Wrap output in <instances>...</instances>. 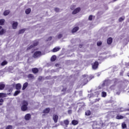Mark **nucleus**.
<instances>
[{
    "label": "nucleus",
    "instance_id": "obj_1",
    "mask_svg": "<svg viewBox=\"0 0 129 129\" xmlns=\"http://www.w3.org/2000/svg\"><path fill=\"white\" fill-rule=\"evenodd\" d=\"M82 77L83 80L81 83V85H82V86H84V85H86V84L88 83V80H91V79H93V78H94V76H89L87 75H83Z\"/></svg>",
    "mask_w": 129,
    "mask_h": 129
},
{
    "label": "nucleus",
    "instance_id": "obj_2",
    "mask_svg": "<svg viewBox=\"0 0 129 129\" xmlns=\"http://www.w3.org/2000/svg\"><path fill=\"white\" fill-rule=\"evenodd\" d=\"M22 106H21V110L22 111H26L28 110V105H29V103L28 101L26 100L23 101L22 103Z\"/></svg>",
    "mask_w": 129,
    "mask_h": 129
},
{
    "label": "nucleus",
    "instance_id": "obj_3",
    "mask_svg": "<svg viewBox=\"0 0 129 129\" xmlns=\"http://www.w3.org/2000/svg\"><path fill=\"white\" fill-rule=\"evenodd\" d=\"M99 66V63L97 61H95L93 63H92V68L94 70H96Z\"/></svg>",
    "mask_w": 129,
    "mask_h": 129
},
{
    "label": "nucleus",
    "instance_id": "obj_4",
    "mask_svg": "<svg viewBox=\"0 0 129 129\" xmlns=\"http://www.w3.org/2000/svg\"><path fill=\"white\" fill-rule=\"evenodd\" d=\"M42 55V52L40 51H37L34 52L33 54L34 58H38Z\"/></svg>",
    "mask_w": 129,
    "mask_h": 129
},
{
    "label": "nucleus",
    "instance_id": "obj_5",
    "mask_svg": "<svg viewBox=\"0 0 129 129\" xmlns=\"http://www.w3.org/2000/svg\"><path fill=\"white\" fill-rule=\"evenodd\" d=\"M52 119L55 123H57L58 122V119H59V116L58 115H53L52 116Z\"/></svg>",
    "mask_w": 129,
    "mask_h": 129
},
{
    "label": "nucleus",
    "instance_id": "obj_6",
    "mask_svg": "<svg viewBox=\"0 0 129 129\" xmlns=\"http://www.w3.org/2000/svg\"><path fill=\"white\" fill-rule=\"evenodd\" d=\"M80 11H81V9H80L79 7L77 8L73 11L72 14L73 15H76V14H78Z\"/></svg>",
    "mask_w": 129,
    "mask_h": 129
},
{
    "label": "nucleus",
    "instance_id": "obj_7",
    "mask_svg": "<svg viewBox=\"0 0 129 129\" xmlns=\"http://www.w3.org/2000/svg\"><path fill=\"white\" fill-rule=\"evenodd\" d=\"M31 114L30 113H27L25 115L24 118L25 120H30L31 119Z\"/></svg>",
    "mask_w": 129,
    "mask_h": 129
},
{
    "label": "nucleus",
    "instance_id": "obj_8",
    "mask_svg": "<svg viewBox=\"0 0 129 129\" xmlns=\"http://www.w3.org/2000/svg\"><path fill=\"white\" fill-rule=\"evenodd\" d=\"M12 28L14 30H16V29L18 28V22H14L12 24Z\"/></svg>",
    "mask_w": 129,
    "mask_h": 129
},
{
    "label": "nucleus",
    "instance_id": "obj_9",
    "mask_svg": "<svg viewBox=\"0 0 129 129\" xmlns=\"http://www.w3.org/2000/svg\"><path fill=\"white\" fill-rule=\"evenodd\" d=\"M112 43V38L109 37L107 40V43L108 45H111V43Z\"/></svg>",
    "mask_w": 129,
    "mask_h": 129
},
{
    "label": "nucleus",
    "instance_id": "obj_10",
    "mask_svg": "<svg viewBox=\"0 0 129 129\" xmlns=\"http://www.w3.org/2000/svg\"><path fill=\"white\" fill-rule=\"evenodd\" d=\"M22 88V85L21 84H17L16 85V89L17 90H20V89Z\"/></svg>",
    "mask_w": 129,
    "mask_h": 129
},
{
    "label": "nucleus",
    "instance_id": "obj_11",
    "mask_svg": "<svg viewBox=\"0 0 129 129\" xmlns=\"http://www.w3.org/2000/svg\"><path fill=\"white\" fill-rule=\"evenodd\" d=\"M60 49H61V48H60V47H55L54 48H53L52 51L53 53H55L56 52H58V51H60Z\"/></svg>",
    "mask_w": 129,
    "mask_h": 129
},
{
    "label": "nucleus",
    "instance_id": "obj_12",
    "mask_svg": "<svg viewBox=\"0 0 129 129\" xmlns=\"http://www.w3.org/2000/svg\"><path fill=\"white\" fill-rule=\"evenodd\" d=\"M6 33V30L3 28V27L0 26V35H4Z\"/></svg>",
    "mask_w": 129,
    "mask_h": 129
},
{
    "label": "nucleus",
    "instance_id": "obj_13",
    "mask_svg": "<svg viewBox=\"0 0 129 129\" xmlns=\"http://www.w3.org/2000/svg\"><path fill=\"white\" fill-rule=\"evenodd\" d=\"M49 112H50V108H46L43 111V113L45 114L49 113Z\"/></svg>",
    "mask_w": 129,
    "mask_h": 129
},
{
    "label": "nucleus",
    "instance_id": "obj_14",
    "mask_svg": "<svg viewBox=\"0 0 129 129\" xmlns=\"http://www.w3.org/2000/svg\"><path fill=\"white\" fill-rule=\"evenodd\" d=\"M79 123V122L77 120H73L72 121V124L73 125H77Z\"/></svg>",
    "mask_w": 129,
    "mask_h": 129
},
{
    "label": "nucleus",
    "instance_id": "obj_15",
    "mask_svg": "<svg viewBox=\"0 0 129 129\" xmlns=\"http://www.w3.org/2000/svg\"><path fill=\"white\" fill-rule=\"evenodd\" d=\"M5 87H6V85L3 83H0V90H4V89H5Z\"/></svg>",
    "mask_w": 129,
    "mask_h": 129
},
{
    "label": "nucleus",
    "instance_id": "obj_16",
    "mask_svg": "<svg viewBox=\"0 0 129 129\" xmlns=\"http://www.w3.org/2000/svg\"><path fill=\"white\" fill-rule=\"evenodd\" d=\"M32 71L34 74H36L39 72V69H38V68H35L32 69Z\"/></svg>",
    "mask_w": 129,
    "mask_h": 129
},
{
    "label": "nucleus",
    "instance_id": "obj_17",
    "mask_svg": "<svg viewBox=\"0 0 129 129\" xmlns=\"http://www.w3.org/2000/svg\"><path fill=\"white\" fill-rule=\"evenodd\" d=\"M28 78H29V79H30V80H32L33 79H34L35 77L34 76V75L33 74H30L28 75L27 76Z\"/></svg>",
    "mask_w": 129,
    "mask_h": 129
},
{
    "label": "nucleus",
    "instance_id": "obj_18",
    "mask_svg": "<svg viewBox=\"0 0 129 129\" xmlns=\"http://www.w3.org/2000/svg\"><path fill=\"white\" fill-rule=\"evenodd\" d=\"M79 30V27H75L72 29V33H76V32H77V31H78Z\"/></svg>",
    "mask_w": 129,
    "mask_h": 129
},
{
    "label": "nucleus",
    "instance_id": "obj_19",
    "mask_svg": "<svg viewBox=\"0 0 129 129\" xmlns=\"http://www.w3.org/2000/svg\"><path fill=\"white\" fill-rule=\"evenodd\" d=\"M28 84H28V82L25 83L23 85L22 90H25V89L28 87Z\"/></svg>",
    "mask_w": 129,
    "mask_h": 129
},
{
    "label": "nucleus",
    "instance_id": "obj_20",
    "mask_svg": "<svg viewBox=\"0 0 129 129\" xmlns=\"http://www.w3.org/2000/svg\"><path fill=\"white\" fill-rule=\"evenodd\" d=\"M56 59H57V56L56 55H52L50 58L51 62H54L56 61Z\"/></svg>",
    "mask_w": 129,
    "mask_h": 129
},
{
    "label": "nucleus",
    "instance_id": "obj_21",
    "mask_svg": "<svg viewBox=\"0 0 129 129\" xmlns=\"http://www.w3.org/2000/svg\"><path fill=\"white\" fill-rule=\"evenodd\" d=\"M124 117H123V116L121 115H117L116 117V118L117 119H123V118H124Z\"/></svg>",
    "mask_w": 129,
    "mask_h": 129
},
{
    "label": "nucleus",
    "instance_id": "obj_22",
    "mask_svg": "<svg viewBox=\"0 0 129 129\" xmlns=\"http://www.w3.org/2000/svg\"><path fill=\"white\" fill-rule=\"evenodd\" d=\"M20 93H21V91H20L19 90H17L14 93V96H17V95L20 94Z\"/></svg>",
    "mask_w": 129,
    "mask_h": 129
},
{
    "label": "nucleus",
    "instance_id": "obj_23",
    "mask_svg": "<svg viewBox=\"0 0 129 129\" xmlns=\"http://www.w3.org/2000/svg\"><path fill=\"white\" fill-rule=\"evenodd\" d=\"M5 19H0V26H4V25H5Z\"/></svg>",
    "mask_w": 129,
    "mask_h": 129
},
{
    "label": "nucleus",
    "instance_id": "obj_24",
    "mask_svg": "<svg viewBox=\"0 0 129 129\" xmlns=\"http://www.w3.org/2000/svg\"><path fill=\"white\" fill-rule=\"evenodd\" d=\"M31 8H28L25 10V14H26V15H29V14L31 13Z\"/></svg>",
    "mask_w": 129,
    "mask_h": 129
},
{
    "label": "nucleus",
    "instance_id": "obj_25",
    "mask_svg": "<svg viewBox=\"0 0 129 129\" xmlns=\"http://www.w3.org/2000/svg\"><path fill=\"white\" fill-rule=\"evenodd\" d=\"M63 123L67 126L69 124V120L68 119H66L63 120Z\"/></svg>",
    "mask_w": 129,
    "mask_h": 129
},
{
    "label": "nucleus",
    "instance_id": "obj_26",
    "mask_svg": "<svg viewBox=\"0 0 129 129\" xmlns=\"http://www.w3.org/2000/svg\"><path fill=\"white\" fill-rule=\"evenodd\" d=\"M10 13V10H6V11H4V15L5 16H8V15H9Z\"/></svg>",
    "mask_w": 129,
    "mask_h": 129
},
{
    "label": "nucleus",
    "instance_id": "obj_27",
    "mask_svg": "<svg viewBox=\"0 0 129 129\" xmlns=\"http://www.w3.org/2000/svg\"><path fill=\"white\" fill-rule=\"evenodd\" d=\"M91 114V112L90 111V110H87L85 112V115H87V116L90 115Z\"/></svg>",
    "mask_w": 129,
    "mask_h": 129
},
{
    "label": "nucleus",
    "instance_id": "obj_28",
    "mask_svg": "<svg viewBox=\"0 0 129 129\" xmlns=\"http://www.w3.org/2000/svg\"><path fill=\"white\" fill-rule=\"evenodd\" d=\"M124 19H125V17L124 16H122V17H120L118 19V21L119 22H121L123 21H124Z\"/></svg>",
    "mask_w": 129,
    "mask_h": 129
},
{
    "label": "nucleus",
    "instance_id": "obj_29",
    "mask_svg": "<svg viewBox=\"0 0 129 129\" xmlns=\"http://www.w3.org/2000/svg\"><path fill=\"white\" fill-rule=\"evenodd\" d=\"M106 95H107V94H106V92L104 91L102 92V93H101L102 97H106Z\"/></svg>",
    "mask_w": 129,
    "mask_h": 129
},
{
    "label": "nucleus",
    "instance_id": "obj_30",
    "mask_svg": "<svg viewBox=\"0 0 129 129\" xmlns=\"http://www.w3.org/2000/svg\"><path fill=\"white\" fill-rule=\"evenodd\" d=\"M121 126L123 129L126 128V124H125V122H123L122 123Z\"/></svg>",
    "mask_w": 129,
    "mask_h": 129
},
{
    "label": "nucleus",
    "instance_id": "obj_31",
    "mask_svg": "<svg viewBox=\"0 0 129 129\" xmlns=\"http://www.w3.org/2000/svg\"><path fill=\"white\" fill-rule=\"evenodd\" d=\"M38 45H39V42L38 41H34L33 42V44H32V45L33 46V48H34V47H36V46H38Z\"/></svg>",
    "mask_w": 129,
    "mask_h": 129
},
{
    "label": "nucleus",
    "instance_id": "obj_32",
    "mask_svg": "<svg viewBox=\"0 0 129 129\" xmlns=\"http://www.w3.org/2000/svg\"><path fill=\"white\" fill-rule=\"evenodd\" d=\"M8 64V61L7 60H4L1 63V66H5Z\"/></svg>",
    "mask_w": 129,
    "mask_h": 129
},
{
    "label": "nucleus",
    "instance_id": "obj_33",
    "mask_svg": "<svg viewBox=\"0 0 129 129\" xmlns=\"http://www.w3.org/2000/svg\"><path fill=\"white\" fill-rule=\"evenodd\" d=\"M25 31H26L25 29H21L19 31V34H24V33H25Z\"/></svg>",
    "mask_w": 129,
    "mask_h": 129
},
{
    "label": "nucleus",
    "instance_id": "obj_34",
    "mask_svg": "<svg viewBox=\"0 0 129 129\" xmlns=\"http://www.w3.org/2000/svg\"><path fill=\"white\" fill-rule=\"evenodd\" d=\"M2 97H6V94L4 93H0V98Z\"/></svg>",
    "mask_w": 129,
    "mask_h": 129
},
{
    "label": "nucleus",
    "instance_id": "obj_35",
    "mask_svg": "<svg viewBox=\"0 0 129 129\" xmlns=\"http://www.w3.org/2000/svg\"><path fill=\"white\" fill-rule=\"evenodd\" d=\"M32 48H34V46H33V45H31L30 46L27 47V51H29V50H31V49H32Z\"/></svg>",
    "mask_w": 129,
    "mask_h": 129
},
{
    "label": "nucleus",
    "instance_id": "obj_36",
    "mask_svg": "<svg viewBox=\"0 0 129 129\" xmlns=\"http://www.w3.org/2000/svg\"><path fill=\"white\" fill-rule=\"evenodd\" d=\"M97 46H101L102 45V42L101 41H99L97 43Z\"/></svg>",
    "mask_w": 129,
    "mask_h": 129
},
{
    "label": "nucleus",
    "instance_id": "obj_37",
    "mask_svg": "<svg viewBox=\"0 0 129 129\" xmlns=\"http://www.w3.org/2000/svg\"><path fill=\"white\" fill-rule=\"evenodd\" d=\"M92 15H90L89 16V18H88V20L89 21H92Z\"/></svg>",
    "mask_w": 129,
    "mask_h": 129
},
{
    "label": "nucleus",
    "instance_id": "obj_38",
    "mask_svg": "<svg viewBox=\"0 0 129 129\" xmlns=\"http://www.w3.org/2000/svg\"><path fill=\"white\" fill-rule=\"evenodd\" d=\"M61 37H62V34H59V35L57 36L58 39H61Z\"/></svg>",
    "mask_w": 129,
    "mask_h": 129
},
{
    "label": "nucleus",
    "instance_id": "obj_39",
    "mask_svg": "<svg viewBox=\"0 0 129 129\" xmlns=\"http://www.w3.org/2000/svg\"><path fill=\"white\" fill-rule=\"evenodd\" d=\"M54 11L55 12H56L57 13H58V12H59V9L58 8H55Z\"/></svg>",
    "mask_w": 129,
    "mask_h": 129
},
{
    "label": "nucleus",
    "instance_id": "obj_40",
    "mask_svg": "<svg viewBox=\"0 0 129 129\" xmlns=\"http://www.w3.org/2000/svg\"><path fill=\"white\" fill-rule=\"evenodd\" d=\"M68 113L69 114H71V113H72V110H68Z\"/></svg>",
    "mask_w": 129,
    "mask_h": 129
},
{
    "label": "nucleus",
    "instance_id": "obj_41",
    "mask_svg": "<svg viewBox=\"0 0 129 129\" xmlns=\"http://www.w3.org/2000/svg\"><path fill=\"white\" fill-rule=\"evenodd\" d=\"M125 66H126V67H128L129 66V62H127L125 63Z\"/></svg>",
    "mask_w": 129,
    "mask_h": 129
},
{
    "label": "nucleus",
    "instance_id": "obj_42",
    "mask_svg": "<svg viewBox=\"0 0 129 129\" xmlns=\"http://www.w3.org/2000/svg\"><path fill=\"white\" fill-rule=\"evenodd\" d=\"M52 40V37L50 36L49 37L48 39H47V41H51Z\"/></svg>",
    "mask_w": 129,
    "mask_h": 129
},
{
    "label": "nucleus",
    "instance_id": "obj_43",
    "mask_svg": "<svg viewBox=\"0 0 129 129\" xmlns=\"http://www.w3.org/2000/svg\"><path fill=\"white\" fill-rule=\"evenodd\" d=\"M100 100V99H96L95 100V102H97L98 101H99Z\"/></svg>",
    "mask_w": 129,
    "mask_h": 129
},
{
    "label": "nucleus",
    "instance_id": "obj_44",
    "mask_svg": "<svg viewBox=\"0 0 129 129\" xmlns=\"http://www.w3.org/2000/svg\"><path fill=\"white\" fill-rule=\"evenodd\" d=\"M0 102L3 103V102H4V99H0Z\"/></svg>",
    "mask_w": 129,
    "mask_h": 129
},
{
    "label": "nucleus",
    "instance_id": "obj_45",
    "mask_svg": "<svg viewBox=\"0 0 129 129\" xmlns=\"http://www.w3.org/2000/svg\"><path fill=\"white\" fill-rule=\"evenodd\" d=\"M67 88H63L62 90V91H66Z\"/></svg>",
    "mask_w": 129,
    "mask_h": 129
},
{
    "label": "nucleus",
    "instance_id": "obj_46",
    "mask_svg": "<svg viewBox=\"0 0 129 129\" xmlns=\"http://www.w3.org/2000/svg\"><path fill=\"white\" fill-rule=\"evenodd\" d=\"M12 90H12V89H9V92H12Z\"/></svg>",
    "mask_w": 129,
    "mask_h": 129
},
{
    "label": "nucleus",
    "instance_id": "obj_47",
    "mask_svg": "<svg viewBox=\"0 0 129 129\" xmlns=\"http://www.w3.org/2000/svg\"><path fill=\"white\" fill-rule=\"evenodd\" d=\"M119 93H120L119 92H117L116 94H117L118 95H119Z\"/></svg>",
    "mask_w": 129,
    "mask_h": 129
},
{
    "label": "nucleus",
    "instance_id": "obj_48",
    "mask_svg": "<svg viewBox=\"0 0 129 129\" xmlns=\"http://www.w3.org/2000/svg\"><path fill=\"white\" fill-rule=\"evenodd\" d=\"M113 2H116V1H117V0H113Z\"/></svg>",
    "mask_w": 129,
    "mask_h": 129
},
{
    "label": "nucleus",
    "instance_id": "obj_49",
    "mask_svg": "<svg viewBox=\"0 0 129 129\" xmlns=\"http://www.w3.org/2000/svg\"><path fill=\"white\" fill-rule=\"evenodd\" d=\"M0 105H3V103H0Z\"/></svg>",
    "mask_w": 129,
    "mask_h": 129
}]
</instances>
